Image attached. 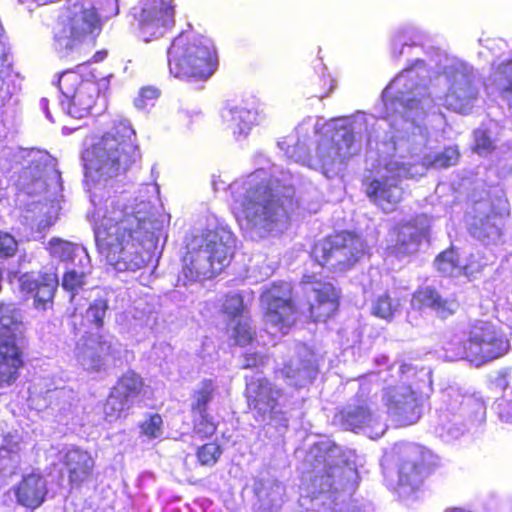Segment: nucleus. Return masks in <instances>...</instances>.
Wrapping results in <instances>:
<instances>
[{
	"mask_svg": "<svg viewBox=\"0 0 512 512\" xmlns=\"http://www.w3.org/2000/svg\"><path fill=\"white\" fill-rule=\"evenodd\" d=\"M446 407L440 409L435 432L444 441H452L462 436L468 426L481 424L485 420L484 402L474 396H464L451 389L446 394Z\"/></svg>",
	"mask_w": 512,
	"mask_h": 512,
	"instance_id": "12",
	"label": "nucleus"
},
{
	"mask_svg": "<svg viewBox=\"0 0 512 512\" xmlns=\"http://www.w3.org/2000/svg\"><path fill=\"white\" fill-rule=\"evenodd\" d=\"M106 53H97L95 57H97L96 61L102 60Z\"/></svg>",
	"mask_w": 512,
	"mask_h": 512,
	"instance_id": "59",
	"label": "nucleus"
},
{
	"mask_svg": "<svg viewBox=\"0 0 512 512\" xmlns=\"http://www.w3.org/2000/svg\"><path fill=\"white\" fill-rule=\"evenodd\" d=\"M4 197V191L3 189L0 188V199H2Z\"/></svg>",
	"mask_w": 512,
	"mask_h": 512,
	"instance_id": "60",
	"label": "nucleus"
},
{
	"mask_svg": "<svg viewBox=\"0 0 512 512\" xmlns=\"http://www.w3.org/2000/svg\"><path fill=\"white\" fill-rule=\"evenodd\" d=\"M246 397L250 409L261 421L274 422L275 426L286 428L288 418L282 411V391L266 378L251 379L246 383Z\"/></svg>",
	"mask_w": 512,
	"mask_h": 512,
	"instance_id": "17",
	"label": "nucleus"
},
{
	"mask_svg": "<svg viewBox=\"0 0 512 512\" xmlns=\"http://www.w3.org/2000/svg\"><path fill=\"white\" fill-rule=\"evenodd\" d=\"M509 174L512 176V167L509 170Z\"/></svg>",
	"mask_w": 512,
	"mask_h": 512,
	"instance_id": "62",
	"label": "nucleus"
},
{
	"mask_svg": "<svg viewBox=\"0 0 512 512\" xmlns=\"http://www.w3.org/2000/svg\"><path fill=\"white\" fill-rule=\"evenodd\" d=\"M387 414L399 426H409L419 421L423 414L425 398L412 388L401 384L387 388L382 396Z\"/></svg>",
	"mask_w": 512,
	"mask_h": 512,
	"instance_id": "18",
	"label": "nucleus"
},
{
	"mask_svg": "<svg viewBox=\"0 0 512 512\" xmlns=\"http://www.w3.org/2000/svg\"><path fill=\"white\" fill-rule=\"evenodd\" d=\"M351 451H344L330 440L315 443L306 456L312 466L310 484L301 496V505L307 512H363L340 503L342 491L351 490L357 476L356 468L350 463Z\"/></svg>",
	"mask_w": 512,
	"mask_h": 512,
	"instance_id": "5",
	"label": "nucleus"
},
{
	"mask_svg": "<svg viewBox=\"0 0 512 512\" xmlns=\"http://www.w3.org/2000/svg\"><path fill=\"white\" fill-rule=\"evenodd\" d=\"M274 490H275V492L278 494V496H279V497H278L277 499H276V498H273V499L271 500V505H272V506L276 505V504H277V502H278L279 500H281V494H282V491H283V487H282L280 484H275V485H274Z\"/></svg>",
	"mask_w": 512,
	"mask_h": 512,
	"instance_id": "55",
	"label": "nucleus"
},
{
	"mask_svg": "<svg viewBox=\"0 0 512 512\" xmlns=\"http://www.w3.org/2000/svg\"><path fill=\"white\" fill-rule=\"evenodd\" d=\"M17 249V242L7 233H0V257H10Z\"/></svg>",
	"mask_w": 512,
	"mask_h": 512,
	"instance_id": "49",
	"label": "nucleus"
},
{
	"mask_svg": "<svg viewBox=\"0 0 512 512\" xmlns=\"http://www.w3.org/2000/svg\"><path fill=\"white\" fill-rule=\"evenodd\" d=\"M167 56L170 74L186 81H206L218 66L213 41L191 31L174 38Z\"/></svg>",
	"mask_w": 512,
	"mask_h": 512,
	"instance_id": "9",
	"label": "nucleus"
},
{
	"mask_svg": "<svg viewBox=\"0 0 512 512\" xmlns=\"http://www.w3.org/2000/svg\"><path fill=\"white\" fill-rule=\"evenodd\" d=\"M475 151L479 155H487L494 148V140L486 129L478 128L474 131Z\"/></svg>",
	"mask_w": 512,
	"mask_h": 512,
	"instance_id": "46",
	"label": "nucleus"
},
{
	"mask_svg": "<svg viewBox=\"0 0 512 512\" xmlns=\"http://www.w3.org/2000/svg\"><path fill=\"white\" fill-rule=\"evenodd\" d=\"M435 265L441 273L447 276L456 277L467 273V267L461 265L458 255L453 249L440 254L435 260Z\"/></svg>",
	"mask_w": 512,
	"mask_h": 512,
	"instance_id": "40",
	"label": "nucleus"
},
{
	"mask_svg": "<svg viewBox=\"0 0 512 512\" xmlns=\"http://www.w3.org/2000/svg\"><path fill=\"white\" fill-rule=\"evenodd\" d=\"M20 290L32 295L38 304L52 301L55 290L59 284L58 275L53 268L39 275L25 273L19 277Z\"/></svg>",
	"mask_w": 512,
	"mask_h": 512,
	"instance_id": "31",
	"label": "nucleus"
},
{
	"mask_svg": "<svg viewBox=\"0 0 512 512\" xmlns=\"http://www.w3.org/2000/svg\"><path fill=\"white\" fill-rule=\"evenodd\" d=\"M97 79L89 64L61 73L57 82L62 95L61 109L73 118L86 117L99 96Z\"/></svg>",
	"mask_w": 512,
	"mask_h": 512,
	"instance_id": "13",
	"label": "nucleus"
},
{
	"mask_svg": "<svg viewBox=\"0 0 512 512\" xmlns=\"http://www.w3.org/2000/svg\"><path fill=\"white\" fill-rule=\"evenodd\" d=\"M228 330L230 336L234 338L235 343L238 345L248 344L252 340L254 334L250 326L249 319L246 317L239 318L234 321L232 325L228 323Z\"/></svg>",
	"mask_w": 512,
	"mask_h": 512,
	"instance_id": "41",
	"label": "nucleus"
},
{
	"mask_svg": "<svg viewBox=\"0 0 512 512\" xmlns=\"http://www.w3.org/2000/svg\"><path fill=\"white\" fill-rule=\"evenodd\" d=\"M397 449L401 454L397 492L399 496L406 498L413 494L422 484L424 462L428 452L415 444H405Z\"/></svg>",
	"mask_w": 512,
	"mask_h": 512,
	"instance_id": "21",
	"label": "nucleus"
},
{
	"mask_svg": "<svg viewBox=\"0 0 512 512\" xmlns=\"http://www.w3.org/2000/svg\"><path fill=\"white\" fill-rule=\"evenodd\" d=\"M223 312L228 316L229 323H232L239 318H244L243 310V298L238 293L228 294L222 305Z\"/></svg>",
	"mask_w": 512,
	"mask_h": 512,
	"instance_id": "43",
	"label": "nucleus"
},
{
	"mask_svg": "<svg viewBox=\"0 0 512 512\" xmlns=\"http://www.w3.org/2000/svg\"><path fill=\"white\" fill-rule=\"evenodd\" d=\"M402 301L398 296H391L389 293L377 295L371 303L372 315L391 321L401 312Z\"/></svg>",
	"mask_w": 512,
	"mask_h": 512,
	"instance_id": "38",
	"label": "nucleus"
},
{
	"mask_svg": "<svg viewBox=\"0 0 512 512\" xmlns=\"http://www.w3.org/2000/svg\"><path fill=\"white\" fill-rule=\"evenodd\" d=\"M364 241L349 232H341L317 242L312 250V257L321 267L333 271L350 268L364 255Z\"/></svg>",
	"mask_w": 512,
	"mask_h": 512,
	"instance_id": "15",
	"label": "nucleus"
},
{
	"mask_svg": "<svg viewBox=\"0 0 512 512\" xmlns=\"http://www.w3.org/2000/svg\"><path fill=\"white\" fill-rule=\"evenodd\" d=\"M87 267L84 260L77 262V265L67 266L62 277V287L72 294L71 302L76 299V294L87 284L88 276L92 272L91 259L87 258Z\"/></svg>",
	"mask_w": 512,
	"mask_h": 512,
	"instance_id": "37",
	"label": "nucleus"
},
{
	"mask_svg": "<svg viewBox=\"0 0 512 512\" xmlns=\"http://www.w3.org/2000/svg\"><path fill=\"white\" fill-rule=\"evenodd\" d=\"M216 390V384L211 379L201 381L194 389L191 396V413H204L208 404L212 401Z\"/></svg>",
	"mask_w": 512,
	"mask_h": 512,
	"instance_id": "39",
	"label": "nucleus"
},
{
	"mask_svg": "<svg viewBox=\"0 0 512 512\" xmlns=\"http://www.w3.org/2000/svg\"><path fill=\"white\" fill-rule=\"evenodd\" d=\"M159 96V91L154 87H145L140 90L139 96L135 99L134 104L137 109L143 110L153 105V101Z\"/></svg>",
	"mask_w": 512,
	"mask_h": 512,
	"instance_id": "48",
	"label": "nucleus"
},
{
	"mask_svg": "<svg viewBox=\"0 0 512 512\" xmlns=\"http://www.w3.org/2000/svg\"><path fill=\"white\" fill-rule=\"evenodd\" d=\"M264 356L258 353H246L244 356L243 368H252L264 364Z\"/></svg>",
	"mask_w": 512,
	"mask_h": 512,
	"instance_id": "50",
	"label": "nucleus"
},
{
	"mask_svg": "<svg viewBox=\"0 0 512 512\" xmlns=\"http://www.w3.org/2000/svg\"><path fill=\"white\" fill-rule=\"evenodd\" d=\"M186 248L182 276L178 279L183 285L219 274L230 263L235 237L224 223L212 217L204 229L192 232Z\"/></svg>",
	"mask_w": 512,
	"mask_h": 512,
	"instance_id": "6",
	"label": "nucleus"
},
{
	"mask_svg": "<svg viewBox=\"0 0 512 512\" xmlns=\"http://www.w3.org/2000/svg\"><path fill=\"white\" fill-rule=\"evenodd\" d=\"M439 120H442V116L441 115H437L436 116Z\"/></svg>",
	"mask_w": 512,
	"mask_h": 512,
	"instance_id": "61",
	"label": "nucleus"
},
{
	"mask_svg": "<svg viewBox=\"0 0 512 512\" xmlns=\"http://www.w3.org/2000/svg\"><path fill=\"white\" fill-rule=\"evenodd\" d=\"M430 224V218L421 214L399 225L394 231L395 239L389 247L390 253L398 258L416 253L422 242L428 238Z\"/></svg>",
	"mask_w": 512,
	"mask_h": 512,
	"instance_id": "22",
	"label": "nucleus"
},
{
	"mask_svg": "<svg viewBox=\"0 0 512 512\" xmlns=\"http://www.w3.org/2000/svg\"><path fill=\"white\" fill-rule=\"evenodd\" d=\"M319 65H320V71L322 73V81L324 83V86H327L328 88H327V91H325L324 93H320L316 96L320 99H323L324 97H327L330 94V92H332V90L335 87V84H334V80L331 78V76L325 74L326 67L322 63H320Z\"/></svg>",
	"mask_w": 512,
	"mask_h": 512,
	"instance_id": "51",
	"label": "nucleus"
},
{
	"mask_svg": "<svg viewBox=\"0 0 512 512\" xmlns=\"http://www.w3.org/2000/svg\"><path fill=\"white\" fill-rule=\"evenodd\" d=\"M297 357L285 363L280 370L281 377L295 387H304L317 375L314 355L304 344L296 346Z\"/></svg>",
	"mask_w": 512,
	"mask_h": 512,
	"instance_id": "28",
	"label": "nucleus"
},
{
	"mask_svg": "<svg viewBox=\"0 0 512 512\" xmlns=\"http://www.w3.org/2000/svg\"><path fill=\"white\" fill-rule=\"evenodd\" d=\"M118 12V0H68L54 27L55 49L66 56L81 42L94 40L103 21Z\"/></svg>",
	"mask_w": 512,
	"mask_h": 512,
	"instance_id": "7",
	"label": "nucleus"
},
{
	"mask_svg": "<svg viewBox=\"0 0 512 512\" xmlns=\"http://www.w3.org/2000/svg\"><path fill=\"white\" fill-rule=\"evenodd\" d=\"M13 490L18 504L26 508L35 509L45 500L47 482L41 473L32 471L24 474Z\"/></svg>",
	"mask_w": 512,
	"mask_h": 512,
	"instance_id": "32",
	"label": "nucleus"
},
{
	"mask_svg": "<svg viewBox=\"0 0 512 512\" xmlns=\"http://www.w3.org/2000/svg\"><path fill=\"white\" fill-rule=\"evenodd\" d=\"M140 158L136 133L123 118L84 154L85 182L93 206L91 218L99 253L118 272L143 269L155 256L158 243L165 239V217L153 211L157 184H146L151 194L147 200L134 199L128 204L124 195H108L113 179L126 172Z\"/></svg>",
	"mask_w": 512,
	"mask_h": 512,
	"instance_id": "2",
	"label": "nucleus"
},
{
	"mask_svg": "<svg viewBox=\"0 0 512 512\" xmlns=\"http://www.w3.org/2000/svg\"><path fill=\"white\" fill-rule=\"evenodd\" d=\"M40 106H41L42 110L45 112L47 119H49L50 121H53V118L48 110V99L42 98L40 101Z\"/></svg>",
	"mask_w": 512,
	"mask_h": 512,
	"instance_id": "54",
	"label": "nucleus"
},
{
	"mask_svg": "<svg viewBox=\"0 0 512 512\" xmlns=\"http://www.w3.org/2000/svg\"><path fill=\"white\" fill-rule=\"evenodd\" d=\"M47 250L52 259L58 260L64 264V267L77 265V262L90 258L86 248L60 238H52L47 244Z\"/></svg>",
	"mask_w": 512,
	"mask_h": 512,
	"instance_id": "35",
	"label": "nucleus"
},
{
	"mask_svg": "<svg viewBox=\"0 0 512 512\" xmlns=\"http://www.w3.org/2000/svg\"><path fill=\"white\" fill-rule=\"evenodd\" d=\"M390 135L389 130L384 132L380 144H376L382 170L365 184V192L370 201L386 213L394 211L403 199L402 178L415 177L408 162L400 160L399 153L391 150L387 152L388 147L383 143H390Z\"/></svg>",
	"mask_w": 512,
	"mask_h": 512,
	"instance_id": "10",
	"label": "nucleus"
},
{
	"mask_svg": "<svg viewBox=\"0 0 512 512\" xmlns=\"http://www.w3.org/2000/svg\"><path fill=\"white\" fill-rule=\"evenodd\" d=\"M117 352L110 339L101 335H83L74 353L85 370L98 372L105 368L107 357L115 356Z\"/></svg>",
	"mask_w": 512,
	"mask_h": 512,
	"instance_id": "24",
	"label": "nucleus"
},
{
	"mask_svg": "<svg viewBox=\"0 0 512 512\" xmlns=\"http://www.w3.org/2000/svg\"><path fill=\"white\" fill-rule=\"evenodd\" d=\"M141 433L148 439L160 438L163 435V420L159 414H152L145 419L141 426Z\"/></svg>",
	"mask_w": 512,
	"mask_h": 512,
	"instance_id": "44",
	"label": "nucleus"
},
{
	"mask_svg": "<svg viewBox=\"0 0 512 512\" xmlns=\"http://www.w3.org/2000/svg\"><path fill=\"white\" fill-rule=\"evenodd\" d=\"M375 361L378 365H385L388 362V358L385 355H381L375 358Z\"/></svg>",
	"mask_w": 512,
	"mask_h": 512,
	"instance_id": "56",
	"label": "nucleus"
},
{
	"mask_svg": "<svg viewBox=\"0 0 512 512\" xmlns=\"http://www.w3.org/2000/svg\"><path fill=\"white\" fill-rule=\"evenodd\" d=\"M396 368L395 365L391 367L392 370ZM397 371L400 373L403 380H409L410 377L416 375V369L410 364H401L397 366Z\"/></svg>",
	"mask_w": 512,
	"mask_h": 512,
	"instance_id": "52",
	"label": "nucleus"
},
{
	"mask_svg": "<svg viewBox=\"0 0 512 512\" xmlns=\"http://www.w3.org/2000/svg\"><path fill=\"white\" fill-rule=\"evenodd\" d=\"M193 430L201 438H207L214 434L217 424L214 418L204 411V413H192Z\"/></svg>",
	"mask_w": 512,
	"mask_h": 512,
	"instance_id": "42",
	"label": "nucleus"
},
{
	"mask_svg": "<svg viewBox=\"0 0 512 512\" xmlns=\"http://www.w3.org/2000/svg\"><path fill=\"white\" fill-rule=\"evenodd\" d=\"M58 460L66 468L72 488H79L91 479L95 460L88 451L73 445L65 446L59 451Z\"/></svg>",
	"mask_w": 512,
	"mask_h": 512,
	"instance_id": "27",
	"label": "nucleus"
},
{
	"mask_svg": "<svg viewBox=\"0 0 512 512\" xmlns=\"http://www.w3.org/2000/svg\"><path fill=\"white\" fill-rule=\"evenodd\" d=\"M380 113V119L375 115L358 111L349 117H339L328 121L325 133L318 140L316 160L312 163L309 156L308 141L317 133L318 122L312 117L304 119L295 129L296 141L289 137L278 143L285 155L296 163L318 169L327 178H332L344 170L348 161L360 153L363 141L372 148L373 141H381L389 126L380 127L386 120L387 109Z\"/></svg>",
	"mask_w": 512,
	"mask_h": 512,
	"instance_id": "3",
	"label": "nucleus"
},
{
	"mask_svg": "<svg viewBox=\"0 0 512 512\" xmlns=\"http://www.w3.org/2000/svg\"><path fill=\"white\" fill-rule=\"evenodd\" d=\"M335 419L343 429H364L372 439L381 437L386 430L385 425L370 411L367 400L361 398H358L356 403L349 404Z\"/></svg>",
	"mask_w": 512,
	"mask_h": 512,
	"instance_id": "25",
	"label": "nucleus"
},
{
	"mask_svg": "<svg viewBox=\"0 0 512 512\" xmlns=\"http://www.w3.org/2000/svg\"><path fill=\"white\" fill-rule=\"evenodd\" d=\"M420 34L413 27L398 29L391 39V56L416 58L388 84L382 92L387 119L380 127L389 126L390 143L387 152L411 155L408 162L415 177L428 167L447 168L457 163L459 152L450 146L442 152L425 154L429 131L424 123L429 111L443 106L468 114L475 105L479 88L474 68L467 62L448 55L438 48L425 50L419 44Z\"/></svg>",
	"mask_w": 512,
	"mask_h": 512,
	"instance_id": "1",
	"label": "nucleus"
},
{
	"mask_svg": "<svg viewBox=\"0 0 512 512\" xmlns=\"http://www.w3.org/2000/svg\"><path fill=\"white\" fill-rule=\"evenodd\" d=\"M484 85L489 93L496 94L512 109V52L493 60Z\"/></svg>",
	"mask_w": 512,
	"mask_h": 512,
	"instance_id": "29",
	"label": "nucleus"
},
{
	"mask_svg": "<svg viewBox=\"0 0 512 512\" xmlns=\"http://www.w3.org/2000/svg\"><path fill=\"white\" fill-rule=\"evenodd\" d=\"M23 442L17 435H7L0 446V489L17 474L21 462Z\"/></svg>",
	"mask_w": 512,
	"mask_h": 512,
	"instance_id": "33",
	"label": "nucleus"
},
{
	"mask_svg": "<svg viewBox=\"0 0 512 512\" xmlns=\"http://www.w3.org/2000/svg\"><path fill=\"white\" fill-rule=\"evenodd\" d=\"M292 288L281 282L263 290L261 305L265 309L264 321L268 333L286 334L296 320V309L292 303Z\"/></svg>",
	"mask_w": 512,
	"mask_h": 512,
	"instance_id": "16",
	"label": "nucleus"
},
{
	"mask_svg": "<svg viewBox=\"0 0 512 512\" xmlns=\"http://www.w3.org/2000/svg\"><path fill=\"white\" fill-rule=\"evenodd\" d=\"M411 305L416 309L430 308L441 318H447L454 314L459 307L454 298H443L430 287L416 291L411 299Z\"/></svg>",
	"mask_w": 512,
	"mask_h": 512,
	"instance_id": "34",
	"label": "nucleus"
},
{
	"mask_svg": "<svg viewBox=\"0 0 512 512\" xmlns=\"http://www.w3.org/2000/svg\"><path fill=\"white\" fill-rule=\"evenodd\" d=\"M420 373L427 378L428 382L431 383V372L429 370L421 369Z\"/></svg>",
	"mask_w": 512,
	"mask_h": 512,
	"instance_id": "58",
	"label": "nucleus"
},
{
	"mask_svg": "<svg viewBox=\"0 0 512 512\" xmlns=\"http://www.w3.org/2000/svg\"><path fill=\"white\" fill-rule=\"evenodd\" d=\"M48 393H49L50 398L63 399L68 396L70 391L66 390L65 388H61V389H55L53 391H49Z\"/></svg>",
	"mask_w": 512,
	"mask_h": 512,
	"instance_id": "53",
	"label": "nucleus"
},
{
	"mask_svg": "<svg viewBox=\"0 0 512 512\" xmlns=\"http://www.w3.org/2000/svg\"><path fill=\"white\" fill-rule=\"evenodd\" d=\"M107 296L108 293L106 292H102L101 295L97 296L85 310V315H83L82 311H79V308H74V311L71 314V324L73 325L74 330L81 332V329L77 328L79 322L81 326L89 324L97 329L104 325V318L109 308Z\"/></svg>",
	"mask_w": 512,
	"mask_h": 512,
	"instance_id": "36",
	"label": "nucleus"
},
{
	"mask_svg": "<svg viewBox=\"0 0 512 512\" xmlns=\"http://www.w3.org/2000/svg\"><path fill=\"white\" fill-rule=\"evenodd\" d=\"M155 351L158 350V349H161L163 351L167 350V351H170V346L166 343H160V344H157L154 346L153 348Z\"/></svg>",
	"mask_w": 512,
	"mask_h": 512,
	"instance_id": "57",
	"label": "nucleus"
},
{
	"mask_svg": "<svg viewBox=\"0 0 512 512\" xmlns=\"http://www.w3.org/2000/svg\"><path fill=\"white\" fill-rule=\"evenodd\" d=\"M138 35L144 42L162 37L174 24L172 0H147L137 18Z\"/></svg>",
	"mask_w": 512,
	"mask_h": 512,
	"instance_id": "19",
	"label": "nucleus"
},
{
	"mask_svg": "<svg viewBox=\"0 0 512 512\" xmlns=\"http://www.w3.org/2000/svg\"><path fill=\"white\" fill-rule=\"evenodd\" d=\"M509 347L506 335L495 322L475 320L467 330L454 334L444 350L449 361L468 360L481 366L504 356Z\"/></svg>",
	"mask_w": 512,
	"mask_h": 512,
	"instance_id": "8",
	"label": "nucleus"
},
{
	"mask_svg": "<svg viewBox=\"0 0 512 512\" xmlns=\"http://www.w3.org/2000/svg\"><path fill=\"white\" fill-rule=\"evenodd\" d=\"M24 330L21 310L14 303L0 304V387L16 379L22 364L19 337Z\"/></svg>",
	"mask_w": 512,
	"mask_h": 512,
	"instance_id": "14",
	"label": "nucleus"
},
{
	"mask_svg": "<svg viewBox=\"0 0 512 512\" xmlns=\"http://www.w3.org/2000/svg\"><path fill=\"white\" fill-rule=\"evenodd\" d=\"M509 215L506 202L500 201V212L491 211L483 218H475L470 225L471 235L485 245H497L502 241V229Z\"/></svg>",
	"mask_w": 512,
	"mask_h": 512,
	"instance_id": "30",
	"label": "nucleus"
},
{
	"mask_svg": "<svg viewBox=\"0 0 512 512\" xmlns=\"http://www.w3.org/2000/svg\"><path fill=\"white\" fill-rule=\"evenodd\" d=\"M305 275L303 282L310 300L309 312L314 322L326 321L338 308V293L329 282L313 281Z\"/></svg>",
	"mask_w": 512,
	"mask_h": 512,
	"instance_id": "26",
	"label": "nucleus"
},
{
	"mask_svg": "<svg viewBox=\"0 0 512 512\" xmlns=\"http://www.w3.org/2000/svg\"><path fill=\"white\" fill-rule=\"evenodd\" d=\"M20 153L24 163L16 180L18 189L28 195L45 193L47 200L57 201L63 186L56 159L38 149L22 150Z\"/></svg>",
	"mask_w": 512,
	"mask_h": 512,
	"instance_id": "11",
	"label": "nucleus"
},
{
	"mask_svg": "<svg viewBox=\"0 0 512 512\" xmlns=\"http://www.w3.org/2000/svg\"><path fill=\"white\" fill-rule=\"evenodd\" d=\"M221 123L236 140L248 137L253 127L259 125L265 116L257 109L244 103L226 102L219 111Z\"/></svg>",
	"mask_w": 512,
	"mask_h": 512,
	"instance_id": "23",
	"label": "nucleus"
},
{
	"mask_svg": "<svg viewBox=\"0 0 512 512\" xmlns=\"http://www.w3.org/2000/svg\"><path fill=\"white\" fill-rule=\"evenodd\" d=\"M222 454L221 447L216 443H207L197 451V457L202 465L213 466Z\"/></svg>",
	"mask_w": 512,
	"mask_h": 512,
	"instance_id": "45",
	"label": "nucleus"
},
{
	"mask_svg": "<svg viewBox=\"0 0 512 512\" xmlns=\"http://www.w3.org/2000/svg\"><path fill=\"white\" fill-rule=\"evenodd\" d=\"M494 409L502 423L512 424V392L498 399Z\"/></svg>",
	"mask_w": 512,
	"mask_h": 512,
	"instance_id": "47",
	"label": "nucleus"
},
{
	"mask_svg": "<svg viewBox=\"0 0 512 512\" xmlns=\"http://www.w3.org/2000/svg\"><path fill=\"white\" fill-rule=\"evenodd\" d=\"M228 192L232 213L252 240L281 231L296 205L291 170L274 164L236 179Z\"/></svg>",
	"mask_w": 512,
	"mask_h": 512,
	"instance_id": "4",
	"label": "nucleus"
},
{
	"mask_svg": "<svg viewBox=\"0 0 512 512\" xmlns=\"http://www.w3.org/2000/svg\"><path fill=\"white\" fill-rule=\"evenodd\" d=\"M143 388L142 378L134 371L124 373L112 388L106 403L104 415L112 422L123 415L139 401Z\"/></svg>",
	"mask_w": 512,
	"mask_h": 512,
	"instance_id": "20",
	"label": "nucleus"
}]
</instances>
